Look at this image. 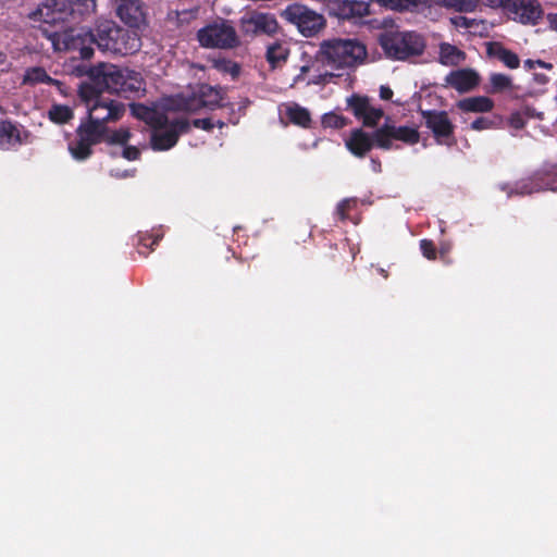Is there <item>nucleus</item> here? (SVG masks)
<instances>
[{
  "mask_svg": "<svg viewBox=\"0 0 557 557\" xmlns=\"http://www.w3.org/2000/svg\"><path fill=\"white\" fill-rule=\"evenodd\" d=\"M78 94L88 114V121L83 124L97 128L102 135L106 134L107 123L117 122L125 113L122 102L106 96L92 84H82Z\"/></svg>",
  "mask_w": 557,
  "mask_h": 557,
  "instance_id": "f257e3e1",
  "label": "nucleus"
},
{
  "mask_svg": "<svg viewBox=\"0 0 557 557\" xmlns=\"http://www.w3.org/2000/svg\"><path fill=\"white\" fill-rule=\"evenodd\" d=\"M131 109L134 116L151 126V146L154 150L172 148L177 143L178 136L186 133L189 128L187 120L170 121L156 108L132 104Z\"/></svg>",
  "mask_w": 557,
  "mask_h": 557,
  "instance_id": "f03ea898",
  "label": "nucleus"
},
{
  "mask_svg": "<svg viewBox=\"0 0 557 557\" xmlns=\"http://www.w3.org/2000/svg\"><path fill=\"white\" fill-rule=\"evenodd\" d=\"M99 90L114 92H137L143 88L138 73L121 69L114 64L102 63L91 70V82Z\"/></svg>",
  "mask_w": 557,
  "mask_h": 557,
  "instance_id": "7ed1b4c3",
  "label": "nucleus"
},
{
  "mask_svg": "<svg viewBox=\"0 0 557 557\" xmlns=\"http://www.w3.org/2000/svg\"><path fill=\"white\" fill-rule=\"evenodd\" d=\"M322 60L335 67H350L361 64L367 58L364 44L355 38H334L320 46Z\"/></svg>",
  "mask_w": 557,
  "mask_h": 557,
  "instance_id": "20e7f679",
  "label": "nucleus"
},
{
  "mask_svg": "<svg viewBox=\"0 0 557 557\" xmlns=\"http://www.w3.org/2000/svg\"><path fill=\"white\" fill-rule=\"evenodd\" d=\"M96 10V0H46L37 14L47 24L66 21L74 13L90 14Z\"/></svg>",
  "mask_w": 557,
  "mask_h": 557,
  "instance_id": "39448f33",
  "label": "nucleus"
},
{
  "mask_svg": "<svg viewBox=\"0 0 557 557\" xmlns=\"http://www.w3.org/2000/svg\"><path fill=\"white\" fill-rule=\"evenodd\" d=\"M45 34L55 51H77L82 59H89L94 53V34L85 28H69Z\"/></svg>",
  "mask_w": 557,
  "mask_h": 557,
  "instance_id": "423d86ee",
  "label": "nucleus"
},
{
  "mask_svg": "<svg viewBox=\"0 0 557 557\" xmlns=\"http://www.w3.org/2000/svg\"><path fill=\"white\" fill-rule=\"evenodd\" d=\"M380 44L387 57L405 60L424 49L422 37L416 33L389 32L381 35Z\"/></svg>",
  "mask_w": 557,
  "mask_h": 557,
  "instance_id": "0eeeda50",
  "label": "nucleus"
},
{
  "mask_svg": "<svg viewBox=\"0 0 557 557\" xmlns=\"http://www.w3.org/2000/svg\"><path fill=\"white\" fill-rule=\"evenodd\" d=\"M281 17L294 25L305 37H312L325 27V18L322 14L301 3L287 5Z\"/></svg>",
  "mask_w": 557,
  "mask_h": 557,
  "instance_id": "6e6552de",
  "label": "nucleus"
},
{
  "mask_svg": "<svg viewBox=\"0 0 557 557\" xmlns=\"http://www.w3.org/2000/svg\"><path fill=\"white\" fill-rule=\"evenodd\" d=\"M197 39L201 47L218 49H232L240 42L235 27L226 20H218L200 28Z\"/></svg>",
  "mask_w": 557,
  "mask_h": 557,
  "instance_id": "1a4fd4ad",
  "label": "nucleus"
},
{
  "mask_svg": "<svg viewBox=\"0 0 557 557\" xmlns=\"http://www.w3.org/2000/svg\"><path fill=\"white\" fill-rule=\"evenodd\" d=\"M239 28L244 36H271L278 30V22L276 17L271 13L248 11L240 16Z\"/></svg>",
  "mask_w": 557,
  "mask_h": 557,
  "instance_id": "9d476101",
  "label": "nucleus"
},
{
  "mask_svg": "<svg viewBox=\"0 0 557 557\" xmlns=\"http://www.w3.org/2000/svg\"><path fill=\"white\" fill-rule=\"evenodd\" d=\"M375 145L382 149H391L393 140H401L406 144H416L419 141V133L416 128L409 126H399L389 123L387 117L384 125L374 133Z\"/></svg>",
  "mask_w": 557,
  "mask_h": 557,
  "instance_id": "9b49d317",
  "label": "nucleus"
},
{
  "mask_svg": "<svg viewBox=\"0 0 557 557\" xmlns=\"http://www.w3.org/2000/svg\"><path fill=\"white\" fill-rule=\"evenodd\" d=\"M222 99L220 89L209 85H201L191 97L184 101L183 109L193 113L200 109L213 110L221 106Z\"/></svg>",
  "mask_w": 557,
  "mask_h": 557,
  "instance_id": "f8f14e48",
  "label": "nucleus"
},
{
  "mask_svg": "<svg viewBox=\"0 0 557 557\" xmlns=\"http://www.w3.org/2000/svg\"><path fill=\"white\" fill-rule=\"evenodd\" d=\"M506 8L512 18L522 24L535 25L544 14L537 0H508Z\"/></svg>",
  "mask_w": 557,
  "mask_h": 557,
  "instance_id": "ddd939ff",
  "label": "nucleus"
},
{
  "mask_svg": "<svg viewBox=\"0 0 557 557\" xmlns=\"http://www.w3.org/2000/svg\"><path fill=\"white\" fill-rule=\"evenodd\" d=\"M347 103L354 115L367 127H374L384 116V111L373 106L367 97L352 96L347 99Z\"/></svg>",
  "mask_w": 557,
  "mask_h": 557,
  "instance_id": "4468645a",
  "label": "nucleus"
},
{
  "mask_svg": "<svg viewBox=\"0 0 557 557\" xmlns=\"http://www.w3.org/2000/svg\"><path fill=\"white\" fill-rule=\"evenodd\" d=\"M78 139L69 146L72 157L76 160H85L91 154V146L102 140L103 135L97 128L81 124L78 129Z\"/></svg>",
  "mask_w": 557,
  "mask_h": 557,
  "instance_id": "2eb2a0df",
  "label": "nucleus"
},
{
  "mask_svg": "<svg viewBox=\"0 0 557 557\" xmlns=\"http://www.w3.org/2000/svg\"><path fill=\"white\" fill-rule=\"evenodd\" d=\"M119 36H121V27L112 21H103L98 24L94 34V44L102 51L115 53V50H121L122 47L117 42Z\"/></svg>",
  "mask_w": 557,
  "mask_h": 557,
  "instance_id": "dca6fc26",
  "label": "nucleus"
},
{
  "mask_svg": "<svg viewBox=\"0 0 557 557\" xmlns=\"http://www.w3.org/2000/svg\"><path fill=\"white\" fill-rule=\"evenodd\" d=\"M446 85L459 92H467L479 85L480 76L472 69H460L450 72L445 78Z\"/></svg>",
  "mask_w": 557,
  "mask_h": 557,
  "instance_id": "f3484780",
  "label": "nucleus"
},
{
  "mask_svg": "<svg viewBox=\"0 0 557 557\" xmlns=\"http://www.w3.org/2000/svg\"><path fill=\"white\" fill-rule=\"evenodd\" d=\"M28 141V133L20 126L9 122H0V148L3 150L14 149L15 147Z\"/></svg>",
  "mask_w": 557,
  "mask_h": 557,
  "instance_id": "a211bd4d",
  "label": "nucleus"
},
{
  "mask_svg": "<svg viewBox=\"0 0 557 557\" xmlns=\"http://www.w3.org/2000/svg\"><path fill=\"white\" fill-rule=\"evenodd\" d=\"M116 13L129 26H138L144 20V12L138 0H116Z\"/></svg>",
  "mask_w": 557,
  "mask_h": 557,
  "instance_id": "6ab92c4d",
  "label": "nucleus"
},
{
  "mask_svg": "<svg viewBox=\"0 0 557 557\" xmlns=\"http://www.w3.org/2000/svg\"><path fill=\"white\" fill-rule=\"evenodd\" d=\"M373 143H375L374 136L371 137L362 129H355L346 140V147L352 154L363 157L368 151H370Z\"/></svg>",
  "mask_w": 557,
  "mask_h": 557,
  "instance_id": "aec40b11",
  "label": "nucleus"
},
{
  "mask_svg": "<svg viewBox=\"0 0 557 557\" xmlns=\"http://www.w3.org/2000/svg\"><path fill=\"white\" fill-rule=\"evenodd\" d=\"M425 123L437 137H447L453 132V125L445 112H426Z\"/></svg>",
  "mask_w": 557,
  "mask_h": 557,
  "instance_id": "412c9836",
  "label": "nucleus"
},
{
  "mask_svg": "<svg viewBox=\"0 0 557 557\" xmlns=\"http://www.w3.org/2000/svg\"><path fill=\"white\" fill-rule=\"evenodd\" d=\"M369 3L364 1H343L338 5L335 15L339 18L350 20L355 17H363L369 14Z\"/></svg>",
  "mask_w": 557,
  "mask_h": 557,
  "instance_id": "4be33fe9",
  "label": "nucleus"
},
{
  "mask_svg": "<svg viewBox=\"0 0 557 557\" xmlns=\"http://www.w3.org/2000/svg\"><path fill=\"white\" fill-rule=\"evenodd\" d=\"M22 83L24 85H38V84H47V85H54L59 89L61 88L62 84L58 81L52 78L47 71L41 66H33L25 70V73L23 75Z\"/></svg>",
  "mask_w": 557,
  "mask_h": 557,
  "instance_id": "5701e85b",
  "label": "nucleus"
},
{
  "mask_svg": "<svg viewBox=\"0 0 557 557\" xmlns=\"http://www.w3.org/2000/svg\"><path fill=\"white\" fill-rule=\"evenodd\" d=\"M457 107L463 112L483 113L491 111L494 102L488 97L476 96L458 101Z\"/></svg>",
  "mask_w": 557,
  "mask_h": 557,
  "instance_id": "b1692460",
  "label": "nucleus"
},
{
  "mask_svg": "<svg viewBox=\"0 0 557 557\" xmlns=\"http://www.w3.org/2000/svg\"><path fill=\"white\" fill-rule=\"evenodd\" d=\"M466 59L463 51L450 44H441L440 46V62L444 65H458Z\"/></svg>",
  "mask_w": 557,
  "mask_h": 557,
  "instance_id": "393cba45",
  "label": "nucleus"
},
{
  "mask_svg": "<svg viewBox=\"0 0 557 557\" xmlns=\"http://www.w3.org/2000/svg\"><path fill=\"white\" fill-rule=\"evenodd\" d=\"M488 53L497 58L499 61H502L506 66L510 69H517L519 66L520 60L518 55L499 44H491L488 46Z\"/></svg>",
  "mask_w": 557,
  "mask_h": 557,
  "instance_id": "a878e982",
  "label": "nucleus"
},
{
  "mask_svg": "<svg viewBox=\"0 0 557 557\" xmlns=\"http://www.w3.org/2000/svg\"><path fill=\"white\" fill-rule=\"evenodd\" d=\"M435 4L458 13H472L479 7V0H433Z\"/></svg>",
  "mask_w": 557,
  "mask_h": 557,
  "instance_id": "bb28decb",
  "label": "nucleus"
},
{
  "mask_svg": "<svg viewBox=\"0 0 557 557\" xmlns=\"http://www.w3.org/2000/svg\"><path fill=\"white\" fill-rule=\"evenodd\" d=\"M119 44L121 50H115V53L128 54L137 51L140 48V38L134 30H126L121 28V36H119Z\"/></svg>",
  "mask_w": 557,
  "mask_h": 557,
  "instance_id": "cd10ccee",
  "label": "nucleus"
},
{
  "mask_svg": "<svg viewBox=\"0 0 557 557\" xmlns=\"http://www.w3.org/2000/svg\"><path fill=\"white\" fill-rule=\"evenodd\" d=\"M289 54L288 47L283 42H274L267 49V60L272 67H276L284 63Z\"/></svg>",
  "mask_w": 557,
  "mask_h": 557,
  "instance_id": "c85d7f7f",
  "label": "nucleus"
},
{
  "mask_svg": "<svg viewBox=\"0 0 557 557\" xmlns=\"http://www.w3.org/2000/svg\"><path fill=\"white\" fill-rule=\"evenodd\" d=\"M48 117L57 124H65L74 117V112L69 106L52 104L48 110Z\"/></svg>",
  "mask_w": 557,
  "mask_h": 557,
  "instance_id": "c756f323",
  "label": "nucleus"
},
{
  "mask_svg": "<svg viewBox=\"0 0 557 557\" xmlns=\"http://www.w3.org/2000/svg\"><path fill=\"white\" fill-rule=\"evenodd\" d=\"M286 114L290 122L296 125L307 127L310 124L311 119L309 111L298 104L289 106L286 110Z\"/></svg>",
  "mask_w": 557,
  "mask_h": 557,
  "instance_id": "7c9ffc66",
  "label": "nucleus"
},
{
  "mask_svg": "<svg viewBox=\"0 0 557 557\" xmlns=\"http://www.w3.org/2000/svg\"><path fill=\"white\" fill-rule=\"evenodd\" d=\"M131 138V132L126 127H121L119 129L110 131L106 127V134L102 137V140L112 145H121L125 146Z\"/></svg>",
  "mask_w": 557,
  "mask_h": 557,
  "instance_id": "2f4dec72",
  "label": "nucleus"
},
{
  "mask_svg": "<svg viewBox=\"0 0 557 557\" xmlns=\"http://www.w3.org/2000/svg\"><path fill=\"white\" fill-rule=\"evenodd\" d=\"M491 91L503 92L512 89L511 77L500 73H493L490 76Z\"/></svg>",
  "mask_w": 557,
  "mask_h": 557,
  "instance_id": "473e14b6",
  "label": "nucleus"
},
{
  "mask_svg": "<svg viewBox=\"0 0 557 557\" xmlns=\"http://www.w3.org/2000/svg\"><path fill=\"white\" fill-rule=\"evenodd\" d=\"M213 67L220 72L230 73L233 77L237 76L239 73L238 65L225 59L214 60Z\"/></svg>",
  "mask_w": 557,
  "mask_h": 557,
  "instance_id": "72a5a7b5",
  "label": "nucleus"
},
{
  "mask_svg": "<svg viewBox=\"0 0 557 557\" xmlns=\"http://www.w3.org/2000/svg\"><path fill=\"white\" fill-rule=\"evenodd\" d=\"M322 124L325 127L331 128H342L344 127L346 123V119L342 115H338L336 113L330 112L323 115L322 117Z\"/></svg>",
  "mask_w": 557,
  "mask_h": 557,
  "instance_id": "f704fd0d",
  "label": "nucleus"
},
{
  "mask_svg": "<svg viewBox=\"0 0 557 557\" xmlns=\"http://www.w3.org/2000/svg\"><path fill=\"white\" fill-rule=\"evenodd\" d=\"M541 189H548L552 191H557V180L553 181L552 183L545 184V186H534V187H528L527 184L523 183V184H520L519 186H517L516 193L524 195V194H531L533 191H537Z\"/></svg>",
  "mask_w": 557,
  "mask_h": 557,
  "instance_id": "c9c22d12",
  "label": "nucleus"
},
{
  "mask_svg": "<svg viewBox=\"0 0 557 557\" xmlns=\"http://www.w3.org/2000/svg\"><path fill=\"white\" fill-rule=\"evenodd\" d=\"M449 21H450L451 25L458 29L459 28H463V29L472 28L475 23V20L468 18V17L461 16V15L450 17Z\"/></svg>",
  "mask_w": 557,
  "mask_h": 557,
  "instance_id": "e433bc0d",
  "label": "nucleus"
},
{
  "mask_svg": "<svg viewBox=\"0 0 557 557\" xmlns=\"http://www.w3.org/2000/svg\"><path fill=\"white\" fill-rule=\"evenodd\" d=\"M194 126L197 128H202L205 131H210L214 127V125H218L219 127H223L224 123L222 121H218L216 123H213L211 119H197L193 122Z\"/></svg>",
  "mask_w": 557,
  "mask_h": 557,
  "instance_id": "4c0bfd02",
  "label": "nucleus"
},
{
  "mask_svg": "<svg viewBox=\"0 0 557 557\" xmlns=\"http://www.w3.org/2000/svg\"><path fill=\"white\" fill-rule=\"evenodd\" d=\"M523 65L529 71H535L537 67L545 69L548 71L553 69V65L550 63L544 62L542 60L528 59L524 61Z\"/></svg>",
  "mask_w": 557,
  "mask_h": 557,
  "instance_id": "58836bf2",
  "label": "nucleus"
},
{
  "mask_svg": "<svg viewBox=\"0 0 557 557\" xmlns=\"http://www.w3.org/2000/svg\"><path fill=\"white\" fill-rule=\"evenodd\" d=\"M420 248L425 258H428L430 260L435 259V248H434L432 242H430L428 239H422L420 242Z\"/></svg>",
  "mask_w": 557,
  "mask_h": 557,
  "instance_id": "ea45409f",
  "label": "nucleus"
},
{
  "mask_svg": "<svg viewBox=\"0 0 557 557\" xmlns=\"http://www.w3.org/2000/svg\"><path fill=\"white\" fill-rule=\"evenodd\" d=\"M525 122V117L520 112H513L509 117V125L516 129L524 127Z\"/></svg>",
  "mask_w": 557,
  "mask_h": 557,
  "instance_id": "a19ab883",
  "label": "nucleus"
},
{
  "mask_svg": "<svg viewBox=\"0 0 557 557\" xmlns=\"http://www.w3.org/2000/svg\"><path fill=\"white\" fill-rule=\"evenodd\" d=\"M492 126V121L486 117H479L471 124V128L474 131H484L491 128Z\"/></svg>",
  "mask_w": 557,
  "mask_h": 557,
  "instance_id": "79ce46f5",
  "label": "nucleus"
},
{
  "mask_svg": "<svg viewBox=\"0 0 557 557\" xmlns=\"http://www.w3.org/2000/svg\"><path fill=\"white\" fill-rule=\"evenodd\" d=\"M122 156L127 160H136L139 157V150L135 146H127L123 149Z\"/></svg>",
  "mask_w": 557,
  "mask_h": 557,
  "instance_id": "37998d69",
  "label": "nucleus"
},
{
  "mask_svg": "<svg viewBox=\"0 0 557 557\" xmlns=\"http://www.w3.org/2000/svg\"><path fill=\"white\" fill-rule=\"evenodd\" d=\"M196 13H197L196 10L183 11L181 13H177V17H178L180 22H188L196 17Z\"/></svg>",
  "mask_w": 557,
  "mask_h": 557,
  "instance_id": "c03bdc74",
  "label": "nucleus"
},
{
  "mask_svg": "<svg viewBox=\"0 0 557 557\" xmlns=\"http://www.w3.org/2000/svg\"><path fill=\"white\" fill-rule=\"evenodd\" d=\"M349 206H350V200H349V199H344V200H342V201L337 205V207H336V212H337V214H338L342 219H344V218H345V211H346V209H348V208H349Z\"/></svg>",
  "mask_w": 557,
  "mask_h": 557,
  "instance_id": "a18cd8bd",
  "label": "nucleus"
},
{
  "mask_svg": "<svg viewBox=\"0 0 557 557\" xmlns=\"http://www.w3.org/2000/svg\"><path fill=\"white\" fill-rule=\"evenodd\" d=\"M547 20L550 27L557 30V5L554 8V11L547 13Z\"/></svg>",
  "mask_w": 557,
  "mask_h": 557,
  "instance_id": "49530a36",
  "label": "nucleus"
},
{
  "mask_svg": "<svg viewBox=\"0 0 557 557\" xmlns=\"http://www.w3.org/2000/svg\"><path fill=\"white\" fill-rule=\"evenodd\" d=\"M380 97L383 100H389L393 97V90L387 86H381L380 88Z\"/></svg>",
  "mask_w": 557,
  "mask_h": 557,
  "instance_id": "de8ad7c7",
  "label": "nucleus"
},
{
  "mask_svg": "<svg viewBox=\"0 0 557 557\" xmlns=\"http://www.w3.org/2000/svg\"><path fill=\"white\" fill-rule=\"evenodd\" d=\"M485 2L492 8H498L503 5L507 7L508 0H485Z\"/></svg>",
  "mask_w": 557,
  "mask_h": 557,
  "instance_id": "09e8293b",
  "label": "nucleus"
},
{
  "mask_svg": "<svg viewBox=\"0 0 557 557\" xmlns=\"http://www.w3.org/2000/svg\"><path fill=\"white\" fill-rule=\"evenodd\" d=\"M309 70H310V66L308 64L302 65L300 67V73L298 75H296V77L294 78V83H297V82L304 79L305 74L308 73Z\"/></svg>",
  "mask_w": 557,
  "mask_h": 557,
  "instance_id": "8fccbe9b",
  "label": "nucleus"
},
{
  "mask_svg": "<svg viewBox=\"0 0 557 557\" xmlns=\"http://www.w3.org/2000/svg\"><path fill=\"white\" fill-rule=\"evenodd\" d=\"M534 76V79L539 83V84H546L548 82V76L545 75V74H541V73H534L533 74Z\"/></svg>",
  "mask_w": 557,
  "mask_h": 557,
  "instance_id": "3c124183",
  "label": "nucleus"
},
{
  "mask_svg": "<svg viewBox=\"0 0 557 557\" xmlns=\"http://www.w3.org/2000/svg\"><path fill=\"white\" fill-rule=\"evenodd\" d=\"M5 63V55L0 52V66H2Z\"/></svg>",
  "mask_w": 557,
  "mask_h": 557,
  "instance_id": "603ef678",
  "label": "nucleus"
},
{
  "mask_svg": "<svg viewBox=\"0 0 557 557\" xmlns=\"http://www.w3.org/2000/svg\"><path fill=\"white\" fill-rule=\"evenodd\" d=\"M447 250H448V248H447V247H443V248H442V253L446 252Z\"/></svg>",
  "mask_w": 557,
  "mask_h": 557,
  "instance_id": "864d4df0",
  "label": "nucleus"
}]
</instances>
